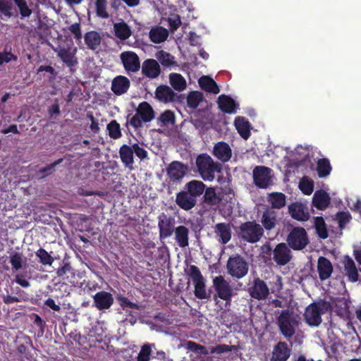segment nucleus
<instances>
[{
    "label": "nucleus",
    "mask_w": 361,
    "mask_h": 361,
    "mask_svg": "<svg viewBox=\"0 0 361 361\" xmlns=\"http://www.w3.org/2000/svg\"><path fill=\"white\" fill-rule=\"evenodd\" d=\"M133 153L140 158L141 160H143L147 157V152L143 147H140L138 144L135 143L132 145Z\"/></svg>",
    "instance_id": "69168bd1"
},
{
    "label": "nucleus",
    "mask_w": 361,
    "mask_h": 361,
    "mask_svg": "<svg viewBox=\"0 0 361 361\" xmlns=\"http://www.w3.org/2000/svg\"><path fill=\"white\" fill-rule=\"evenodd\" d=\"M156 56L160 63L164 66H170L175 63L173 61L174 57L165 51L161 50L158 51Z\"/></svg>",
    "instance_id": "49530a36"
},
{
    "label": "nucleus",
    "mask_w": 361,
    "mask_h": 361,
    "mask_svg": "<svg viewBox=\"0 0 361 361\" xmlns=\"http://www.w3.org/2000/svg\"><path fill=\"white\" fill-rule=\"evenodd\" d=\"M195 286V295L199 299L207 298V295L205 289L204 279L194 283Z\"/></svg>",
    "instance_id": "5fc2aeb1"
},
{
    "label": "nucleus",
    "mask_w": 361,
    "mask_h": 361,
    "mask_svg": "<svg viewBox=\"0 0 361 361\" xmlns=\"http://www.w3.org/2000/svg\"><path fill=\"white\" fill-rule=\"evenodd\" d=\"M334 268L331 262L325 257L321 256L317 261V271L321 281L329 279L333 272Z\"/></svg>",
    "instance_id": "5701e85b"
},
{
    "label": "nucleus",
    "mask_w": 361,
    "mask_h": 361,
    "mask_svg": "<svg viewBox=\"0 0 361 361\" xmlns=\"http://www.w3.org/2000/svg\"><path fill=\"white\" fill-rule=\"evenodd\" d=\"M336 219L338 221L339 228L343 229L350 221L352 217L348 212H338L336 214Z\"/></svg>",
    "instance_id": "864d4df0"
},
{
    "label": "nucleus",
    "mask_w": 361,
    "mask_h": 361,
    "mask_svg": "<svg viewBox=\"0 0 361 361\" xmlns=\"http://www.w3.org/2000/svg\"><path fill=\"white\" fill-rule=\"evenodd\" d=\"M215 233L219 237V241L226 244L231 238V230L229 224L219 223L215 226Z\"/></svg>",
    "instance_id": "473e14b6"
},
{
    "label": "nucleus",
    "mask_w": 361,
    "mask_h": 361,
    "mask_svg": "<svg viewBox=\"0 0 361 361\" xmlns=\"http://www.w3.org/2000/svg\"><path fill=\"white\" fill-rule=\"evenodd\" d=\"M288 213L297 221H306L310 218L309 212L305 206L301 202H293L288 205Z\"/></svg>",
    "instance_id": "dca6fc26"
},
{
    "label": "nucleus",
    "mask_w": 361,
    "mask_h": 361,
    "mask_svg": "<svg viewBox=\"0 0 361 361\" xmlns=\"http://www.w3.org/2000/svg\"><path fill=\"white\" fill-rule=\"evenodd\" d=\"M202 195L203 196L200 204L203 208H205L207 206L210 207L217 206L221 201V198L217 195L214 188L205 187Z\"/></svg>",
    "instance_id": "393cba45"
},
{
    "label": "nucleus",
    "mask_w": 361,
    "mask_h": 361,
    "mask_svg": "<svg viewBox=\"0 0 361 361\" xmlns=\"http://www.w3.org/2000/svg\"><path fill=\"white\" fill-rule=\"evenodd\" d=\"M290 355V350L286 342L280 341L275 345L272 354L273 361H286Z\"/></svg>",
    "instance_id": "c756f323"
},
{
    "label": "nucleus",
    "mask_w": 361,
    "mask_h": 361,
    "mask_svg": "<svg viewBox=\"0 0 361 361\" xmlns=\"http://www.w3.org/2000/svg\"><path fill=\"white\" fill-rule=\"evenodd\" d=\"M314 227L317 234L320 238L326 239L328 238V231L323 217L317 216L314 218Z\"/></svg>",
    "instance_id": "79ce46f5"
},
{
    "label": "nucleus",
    "mask_w": 361,
    "mask_h": 361,
    "mask_svg": "<svg viewBox=\"0 0 361 361\" xmlns=\"http://www.w3.org/2000/svg\"><path fill=\"white\" fill-rule=\"evenodd\" d=\"M227 273L233 278L242 279L247 274L249 264L240 255L229 257L226 263Z\"/></svg>",
    "instance_id": "39448f33"
},
{
    "label": "nucleus",
    "mask_w": 361,
    "mask_h": 361,
    "mask_svg": "<svg viewBox=\"0 0 361 361\" xmlns=\"http://www.w3.org/2000/svg\"><path fill=\"white\" fill-rule=\"evenodd\" d=\"M271 169L264 166H257L252 171L253 181L259 188H267L271 183Z\"/></svg>",
    "instance_id": "1a4fd4ad"
},
{
    "label": "nucleus",
    "mask_w": 361,
    "mask_h": 361,
    "mask_svg": "<svg viewBox=\"0 0 361 361\" xmlns=\"http://www.w3.org/2000/svg\"><path fill=\"white\" fill-rule=\"evenodd\" d=\"M68 30L74 35V37L76 40H81L82 36L80 23H75L72 24L68 27Z\"/></svg>",
    "instance_id": "338daca9"
},
{
    "label": "nucleus",
    "mask_w": 361,
    "mask_h": 361,
    "mask_svg": "<svg viewBox=\"0 0 361 361\" xmlns=\"http://www.w3.org/2000/svg\"><path fill=\"white\" fill-rule=\"evenodd\" d=\"M187 274L192 279L193 283L204 279L202 274H201L200 270L195 265H190L189 267Z\"/></svg>",
    "instance_id": "6e6d98bb"
},
{
    "label": "nucleus",
    "mask_w": 361,
    "mask_h": 361,
    "mask_svg": "<svg viewBox=\"0 0 361 361\" xmlns=\"http://www.w3.org/2000/svg\"><path fill=\"white\" fill-rule=\"evenodd\" d=\"M67 273H70L73 276L75 275V270L72 268L69 262L63 261V265L56 270V275L59 277H63Z\"/></svg>",
    "instance_id": "bf43d9fd"
},
{
    "label": "nucleus",
    "mask_w": 361,
    "mask_h": 361,
    "mask_svg": "<svg viewBox=\"0 0 361 361\" xmlns=\"http://www.w3.org/2000/svg\"><path fill=\"white\" fill-rule=\"evenodd\" d=\"M267 202L271 205V209H280L286 206V196L281 192H273L268 195Z\"/></svg>",
    "instance_id": "7c9ffc66"
},
{
    "label": "nucleus",
    "mask_w": 361,
    "mask_h": 361,
    "mask_svg": "<svg viewBox=\"0 0 361 361\" xmlns=\"http://www.w3.org/2000/svg\"><path fill=\"white\" fill-rule=\"evenodd\" d=\"M154 111L147 102H142L139 104L136 109V114L132 116L129 123L135 129L142 126V122L149 123L154 118Z\"/></svg>",
    "instance_id": "20e7f679"
},
{
    "label": "nucleus",
    "mask_w": 361,
    "mask_h": 361,
    "mask_svg": "<svg viewBox=\"0 0 361 361\" xmlns=\"http://www.w3.org/2000/svg\"><path fill=\"white\" fill-rule=\"evenodd\" d=\"M119 155L124 166L130 169H133L134 164L133 147L128 145H123L119 149Z\"/></svg>",
    "instance_id": "2f4dec72"
},
{
    "label": "nucleus",
    "mask_w": 361,
    "mask_h": 361,
    "mask_svg": "<svg viewBox=\"0 0 361 361\" xmlns=\"http://www.w3.org/2000/svg\"><path fill=\"white\" fill-rule=\"evenodd\" d=\"M273 260L280 267L285 266L288 264L293 255L289 246L285 243H280L276 245L272 251Z\"/></svg>",
    "instance_id": "9d476101"
},
{
    "label": "nucleus",
    "mask_w": 361,
    "mask_h": 361,
    "mask_svg": "<svg viewBox=\"0 0 361 361\" xmlns=\"http://www.w3.org/2000/svg\"><path fill=\"white\" fill-rule=\"evenodd\" d=\"M116 298L123 310L127 311V308L140 310V306L137 303L130 301L128 298L123 295H118Z\"/></svg>",
    "instance_id": "3c124183"
},
{
    "label": "nucleus",
    "mask_w": 361,
    "mask_h": 361,
    "mask_svg": "<svg viewBox=\"0 0 361 361\" xmlns=\"http://www.w3.org/2000/svg\"><path fill=\"white\" fill-rule=\"evenodd\" d=\"M16 5L20 10V13L23 17H29L32 11L29 8L25 0H13Z\"/></svg>",
    "instance_id": "13d9d810"
},
{
    "label": "nucleus",
    "mask_w": 361,
    "mask_h": 361,
    "mask_svg": "<svg viewBox=\"0 0 361 361\" xmlns=\"http://www.w3.org/2000/svg\"><path fill=\"white\" fill-rule=\"evenodd\" d=\"M121 60L127 73H136L140 68L138 56L133 51H124L121 54Z\"/></svg>",
    "instance_id": "2eb2a0df"
},
{
    "label": "nucleus",
    "mask_w": 361,
    "mask_h": 361,
    "mask_svg": "<svg viewBox=\"0 0 361 361\" xmlns=\"http://www.w3.org/2000/svg\"><path fill=\"white\" fill-rule=\"evenodd\" d=\"M107 1L106 0H96L95 1V11L98 17L101 18H108L109 15L106 11Z\"/></svg>",
    "instance_id": "09e8293b"
},
{
    "label": "nucleus",
    "mask_w": 361,
    "mask_h": 361,
    "mask_svg": "<svg viewBox=\"0 0 361 361\" xmlns=\"http://www.w3.org/2000/svg\"><path fill=\"white\" fill-rule=\"evenodd\" d=\"M198 82L201 89L207 92L217 94L220 92L216 82L209 76H202Z\"/></svg>",
    "instance_id": "72a5a7b5"
},
{
    "label": "nucleus",
    "mask_w": 361,
    "mask_h": 361,
    "mask_svg": "<svg viewBox=\"0 0 361 361\" xmlns=\"http://www.w3.org/2000/svg\"><path fill=\"white\" fill-rule=\"evenodd\" d=\"M47 72L50 74L49 80H53L55 79L57 72L55 71V69L51 66H40L37 71V73L39 74L41 72Z\"/></svg>",
    "instance_id": "0e129e2a"
},
{
    "label": "nucleus",
    "mask_w": 361,
    "mask_h": 361,
    "mask_svg": "<svg viewBox=\"0 0 361 361\" xmlns=\"http://www.w3.org/2000/svg\"><path fill=\"white\" fill-rule=\"evenodd\" d=\"M130 85L129 79L123 75L115 77L111 82V91L116 95H121L127 92Z\"/></svg>",
    "instance_id": "b1692460"
},
{
    "label": "nucleus",
    "mask_w": 361,
    "mask_h": 361,
    "mask_svg": "<svg viewBox=\"0 0 361 361\" xmlns=\"http://www.w3.org/2000/svg\"><path fill=\"white\" fill-rule=\"evenodd\" d=\"M176 94L168 85H159L157 87L155 91V98L159 101L168 103L175 100Z\"/></svg>",
    "instance_id": "bb28decb"
},
{
    "label": "nucleus",
    "mask_w": 361,
    "mask_h": 361,
    "mask_svg": "<svg viewBox=\"0 0 361 361\" xmlns=\"http://www.w3.org/2000/svg\"><path fill=\"white\" fill-rule=\"evenodd\" d=\"M331 166L328 159H319L317 164V171L319 178H324L329 176L331 171Z\"/></svg>",
    "instance_id": "a19ab883"
},
{
    "label": "nucleus",
    "mask_w": 361,
    "mask_h": 361,
    "mask_svg": "<svg viewBox=\"0 0 361 361\" xmlns=\"http://www.w3.org/2000/svg\"><path fill=\"white\" fill-rule=\"evenodd\" d=\"M176 220L172 216L161 213L158 216V228L160 238L170 237L174 232Z\"/></svg>",
    "instance_id": "9b49d317"
},
{
    "label": "nucleus",
    "mask_w": 361,
    "mask_h": 361,
    "mask_svg": "<svg viewBox=\"0 0 361 361\" xmlns=\"http://www.w3.org/2000/svg\"><path fill=\"white\" fill-rule=\"evenodd\" d=\"M213 285L219 298L226 301H231L233 289L229 283L222 276H216L213 279Z\"/></svg>",
    "instance_id": "ddd939ff"
},
{
    "label": "nucleus",
    "mask_w": 361,
    "mask_h": 361,
    "mask_svg": "<svg viewBox=\"0 0 361 361\" xmlns=\"http://www.w3.org/2000/svg\"><path fill=\"white\" fill-rule=\"evenodd\" d=\"M196 166L201 178L205 181H212L216 173H220L222 165L215 162L207 154H200L196 158Z\"/></svg>",
    "instance_id": "f257e3e1"
},
{
    "label": "nucleus",
    "mask_w": 361,
    "mask_h": 361,
    "mask_svg": "<svg viewBox=\"0 0 361 361\" xmlns=\"http://www.w3.org/2000/svg\"><path fill=\"white\" fill-rule=\"evenodd\" d=\"M10 263L15 271H18L23 267V255L21 253L14 252L10 255Z\"/></svg>",
    "instance_id": "603ef678"
},
{
    "label": "nucleus",
    "mask_w": 361,
    "mask_h": 361,
    "mask_svg": "<svg viewBox=\"0 0 361 361\" xmlns=\"http://www.w3.org/2000/svg\"><path fill=\"white\" fill-rule=\"evenodd\" d=\"M92 306L99 311H104L111 308L114 302L113 295L107 291L101 290L93 296Z\"/></svg>",
    "instance_id": "4468645a"
},
{
    "label": "nucleus",
    "mask_w": 361,
    "mask_h": 361,
    "mask_svg": "<svg viewBox=\"0 0 361 361\" xmlns=\"http://www.w3.org/2000/svg\"><path fill=\"white\" fill-rule=\"evenodd\" d=\"M151 348L149 345H144L137 356V361H149L151 354Z\"/></svg>",
    "instance_id": "680f3d73"
},
{
    "label": "nucleus",
    "mask_w": 361,
    "mask_h": 361,
    "mask_svg": "<svg viewBox=\"0 0 361 361\" xmlns=\"http://www.w3.org/2000/svg\"><path fill=\"white\" fill-rule=\"evenodd\" d=\"M238 236L250 243H256L264 235L262 226L255 221H248L242 223L237 230Z\"/></svg>",
    "instance_id": "7ed1b4c3"
},
{
    "label": "nucleus",
    "mask_w": 361,
    "mask_h": 361,
    "mask_svg": "<svg viewBox=\"0 0 361 361\" xmlns=\"http://www.w3.org/2000/svg\"><path fill=\"white\" fill-rule=\"evenodd\" d=\"M277 324L281 334L286 338H292L295 333L298 322L289 310H283L277 318Z\"/></svg>",
    "instance_id": "423d86ee"
},
{
    "label": "nucleus",
    "mask_w": 361,
    "mask_h": 361,
    "mask_svg": "<svg viewBox=\"0 0 361 361\" xmlns=\"http://www.w3.org/2000/svg\"><path fill=\"white\" fill-rule=\"evenodd\" d=\"M205 187L206 185L202 181L192 180L185 185L183 189L185 190L192 197L197 201V198L204 193Z\"/></svg>",
    "instance_id": "a878e982"
},
{
    "label": "nucleus",
    "mask_w": 361,
    "mask_h": 361,
    "mask_svg": "<svg viewBox=\"0 0 361 361\" xmlns=\"http://www.w3.org/2000/svg\"><path fill=\"white\" fill-rule=\"evenodd\" d=\"M169 29L171 32L176 31L180 25L181 20L180 16L176 14L168 18Z\"/></svg>",
    "instance_id": "e2e57ef3"
},
{
    "label": "nucleus",
    "mask_w": 361,
    "mask_h": 361,
    "mask_svg": "<svg viewBox=\"0 0 361 361\" xmlns=\"http://www.w3.org/2000/svg\"><path fill=\"white\" fill-rule=\"evenodd\" d=\"M185 346L186 349H188V350L194 352L197 354H200V355H207L208 354V351L205 346L200 345L199 343H197L195 341H188L185 343Z\"/></svg>",
    "instance_id": "8fccbe9b"
},
{
    "label": "nucleus",
    "mask_w": 361,
    "mask_h": 361,
    "mask_svg": "<svg viewBox=\"0 0 361 361\" xmlns=\"http://www.w3.org/2000/svg\"><path fill=\"white\" fill-rule=\"evenodd\" d=\"M234 123L238 133L243 138L247 140L250 136V123L241 116L236 117Z\"/></svg>",
    "instance_id": "c9c22d12"
},
{
    "label": "nucleus",
    "mask_w": 361,
    "mask_h": 361,
    "mask_svg": "<svg viewBox=\"0 0 361 361\" xmlns=\"http://www.w3.org/2000/svg\"><path fill=\"white\" fill-rule=\"evenodd\" d=\"M261 224L263 229L269 231L275 228L278 224L277 212L271 209H267L262 213Z\"/></svg>",
    "instance_id": "aec40b11"
},
{
    "label": "nucleus",
    "mask_w": 361,
    "mask_h": 361,
    "mask_svg": "<svg viewBox=\"0 0 361 361\" xmlns=\"http://www.w3.org/2000/svg\"><path fill=\"white\" fill-rule=\"evenodd\" d=\"M331 310L332 306L329 302L323 300L312 302L305 310V322L310 326H318L322 322V315Z\"/></svg>",
    "instance_id": "f03ea898"
},
{
    "label": "nucleus",
    "mask_w": 361,
    "mask_h": 361,
    "mask_svg": "<svg viewBox=\"0 0 361 361\" xmlns=\"http://www.w3.org/2000/svg\"><path fill=\"white\" fill-rule=\"evenodd\" d=\"M175 239L180 247H185L189 245V229L185 226H178L174 232Z\"/></svg>",
    "instance_id": "f704fd0d"
},
{
    "label": "nucleus",
    "mask_w": 361,
    "mask_h": 361,
    "mask_svg": "<svg viewBox=\"0 0 361 361\" xmlns=\"http://www.w3.org/2000/svg\"><path fill=\"white\" fill-rule=\"evenodd\" d=\"M342 264L348 281L352 283L357 282L359 280V274L353 259L348 255H345L342 260Z\"/></svg>",
    "instance_id": "4be33fe9"
},
{
    "label": "nucleus",
    "mask_w": 361,
    "mask_h": 361,
    "mask_svg": "<svg viewBox=\"0 0 361 361\" xmlns=\"http://www.w3.org/2000/svg\"><path fill=\"white\" fill-rule=\"evenodd\" d=\"M142 73L147 78L154 79L161 73V68L159 63L153 59H146L142 66Z\"/></svg>",
    "instance_id": "a211bd4d"
},
{
    "label": "nucleus",
    "mask_w": 361,
    "mask_h": 361,
    "mask_svg": "<svg viewBox=\"0 0 361 361\" xmlns=\"http://www.w3.org/2000/svg\"><path fill=\"white\" fill-rule=\"evenodd\" d=\"M35 255L39 259V262L44 266H51L55 259L45 249L42 247L35 252Z\"/></svg>",
    "instance_id": "37998d69"
},
{
    "label": "nucleus",
    "mask_w": 361,
    "mask_h": 361,
    "mask_svg": "<svg viewBox=\"0 0 361 361\" xmlns=\"http://www.w3.org/2000/svg\"><path fill=\"white\" fill-rule=\"evenodd\" d=\"M188 172V165L178 161H173L166 168V174L173 183L180 182Z\"/></svg>",
    "instance_id": "f8f14e48"
},
{
    "label": "nucleus",
    "mask_w": 361,
    "mask_h": 361,
    "mask_svg": "<svg viewBox=\"0 0 361 361\" xmlns=\"http://www.w3.org/2000/svg\"><path fill=\"white\" fill-rule=\"evenodd\" d=\"M169 81L171 85L177 91L180 92L186 88V80L179 73H171L169 75Z\"/></svg>",
    "instance_id": "ea45409f"
},
{
    "label": "nucleus",
    "mask_w": 361,
    "mask_h": 361,
    "mask_svg": "<svg viewBox=\"0 0 361 361\" xmlns=\"http://www.w3.org/2000/svg\"><path fill=\"white\" fill-rule=\"evenodd\" d=\"M54 51L57 53V56L68 67L72 68L78 64L75 52H71L70 49L60 47L54 49Z\"/></svg>",
    "instance_id": "cd10ccee"
},
{
    "label": "nucleus",
    "mask_w": 361,
    "mask_h": 361,
    "mask_svg": "<svg viewBox=\"0 0 361 361\" xmlns=\"http://www.w3.org/2000/svg\"><path fill=\"white\" fill-rule=\"evenodd\" d=\"M287 245L293 250H302L309 243L310 240L306 230L300 226L294 227L286 238Z\"/></svg>",
    "instance_id": "0eeeda50"
},
{
    "label": "nucleus",
    "mask_w": 361,
    "mask_h": 361,
    "mask_svg": "<svg viewBox=\"0 0 361 361\" xmlns=\"http://www.w3.org/2000/svg\"><path fill=\"white\" fill-rule=\"evenodd\" d=\"M300 189L305 195H311L314 190V183L312 180L304 177L300 183Z\"/></svg>",
    "instance_id": "4d7b16f0"
},
{
    "label": "nucleus",
    "mask_w": 361,
    "mask_h": 361,
    "mask_svg": "<svg viewBox=\"0 0 361 361\" xmlns=\"http://www.w3.org/2000/svg\"><path fill=\"white\" fill-rule=\"evenodd\" d=\"M197 200L192 197L185 190H182L176 196V204L183 210L189 211L197 204Z\"/></svg>",
    "instance_id": "6ab92c4d"
},
{
    "label": "nucleus",
    "mask_w": 361,
    "mask_h": 361,
    "mask_svg": "<svg viewBox=\"0 0 361 361\" xmlns=\"http://www.w3.org/2000/svg\"><path fill=\"white\" fill-rule=\"evenodd\" d=\"M11 4L4 0H0V11L5 16H11Z\"/></svg>",
    "instance_id": "774afa93"
},
{
    "label": "nucleus",
    "mask_w": 361,
    "mask_h": 361,
    "mask_svg": "<svg viewBox=\"0 0 361 361\" xmlns=\"http://www.w3.org/2000/svg\"><path fill=\"white\" fill-rule=\"evenodd\" d=\"M106 130L109 136L114 140H117L122 136L120 124L116 120H112L107 124Z\"/></svg>",
    "instance_id": "c03bdc74"
},
{
    "label": "nucleus",
    "mask_w": 361,
    "mask_h": 361,
    "mask_svg": "<svg viewBox=\"0 0 361 361\" xmlns=\"http://www.w3.org/2000/svg\"><path fill=\"white\" fill-rule=\"evenodd\" d=\"M85 42L89 49L95 50L101 44L102 38L96 31H89L85 34Z\"/></svg>",
    "instance_id": "58836bf2"
},
{
    "label": "nucleus",
    "mask_w": 361,
    "mask_h": 361,
    "mask_svg": "<svg viewBox=\"0 0 361 361\" xmlns=\"http://www.w3.org/2000/svg\"><path fill=\"white\" fill-rule=\"evenodd\" d=\"M168 36V30L161 26L152 28L149 31V39L154 43H161L167 39Z\"/></svg>",
    "instance_id": "4c0bfd02"
},
{
    "label": "nucleus",
    "mask_w": 361,
    "mask_h": 361,
    "mask_svg": "<svg viewBox=\"0 0 361 361\" xmlns=\"http://www.w3.org/2000/svg\"><path fill=\"white\" fill-rule=\"evenodd\" d=\"M329 195L324 190H317L312 197V204L319 210L326 209L330 204Z\"/></svg>",
    "instance_id": "c85d7f7f"
},
{
    "label": "nucleus",
    "mask_w": 361,
    "mask_h": 361,
    "mask_svg": "<svg viewBox=\"0 0 361 361\" xmlns=\"http://www.w3.org/2000/svg\"><path fill=\"white\" fill-rule=\"evenodd\" d=\"M219 109L226 114H231L238 108V104L230 96L221 94L217 99Z\"/></svg>",
    "instance_id": "412c9836"
},
{
    "label": "nucleus",
    "mask_w": 361,
    "mask_h": 361,
    "mask_svg": "<svg viewBox=\"0 0 361 361\" xmlns=\"http://www.w3.org/2000/svg\"><path fill=\"white\" fill-rule=\"evenodd\" d=\"M247 292L251 298L257 300H262L268 298L269 288L265 281L259 277H255L250 286L248 287Z\"/></svg>",
    "instance_id": "6e6552de"
},
{
    "label": "nucleus",
    "mask_w": 361,
    "mask_h": 361,
    "mask_svg": "<svg viewBox=\"0 0 361 361\" xmlns=\"http://www.w3.org/2000/svg\"><path fill=\"white\" fill-rule=\"evenodd\" d=\"M18 60V56L13 54L11 51H2L0 52V66L4 63H9L11 61H16Z\"/></svg>",
    "instance_id": "052dcab7"
},
{
    "label": "nucleus",
    "mask_w": 361,
    "mask_h": 361,
    "mask_svg": "<svg viewBox=\"0 0 361 361\" xmlns=\"http://www.w3.org/2000/svg\"><path fill=\"white\" fill-rule=\"evenodd\" d=\"M158 122H161L162 126H167L169 124H174L176 118L174 113L171 110H166L157 118Z\"/></svg>",
    "instance_id": "de8ad7c7"
},
{
    "label": "nucleus",
    "mask_w": 361,
    "mask_h": 361,
    "mask_svg": "<svg viewBox=\"0 0 361 361\" xmlns=\"http://www.w3.org/2000/svg\"><path fill=\"white\" fill-rule=\"evenodd\" d=\"M202 100V93L198 91L191 92L187 97V105L191 109H196Z\"/></svg>",
    "instance_id": "a18cd8bd"
},
{
    "label": "nucleus",
    "mask_w": 361,
    "mask_h": 361,
    "mask_svg": "<svg viewBox=\"0 0 361 361\" xmlns=\"http://www.w3.org/2000/svg\"><path fill=\"white\" fill-rule=\"evenodd\" d=\"M115 35L121 40L128 39L132 34L130 26L124 21L114 25Z\"/></svg>",
    "instance_id": "e433bc0d"
},
{
    "label": "nucleus",
    "mask_w": 361,
    "mask_h": 361,
    "mask_svg": "<svg viewBox=\"0 0 361 361\" xmlns=\"http://www.w3.org/2000/svg\"><path fill=\"white\" fill-rule=\"evenodd\" d=\"M212 154L216 159L225 163L231 159L232 156V150L228 143L221 141L214 145Z\"/></svg>",
    "instance_id": "f3484780"
}]
</instances>
